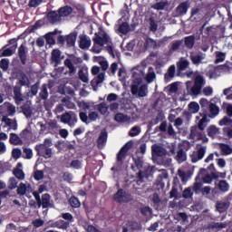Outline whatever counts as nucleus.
Segmentation results:
<instances>
[{
  "label": "nucleus",
  "mask_w": 232,
  "mask_h": 232,
  "mask_svg": "<svg viewBox=\"0 0 232 232\" xmlns=\"http://www.w3.org/2000/svg\"><path fill=\"white\" fill-rule=\"evenodd\" d=\"M14 95L16 104H21V102H23V93H21V86L15 85L14 87Z\"/></svg>",
  "instance_id": "23"
},
{
  "label": "nucleus",
  "mask_w": 232,
  "mask_h": 232,
  "mask_svg": "<svg viewBox=\"0 0 232 232\" xmlns=\"http://www.w3.org/2000/svg\"><path fill=\"white\" fill-rule=\"evenodd\" d=\"M178 70H179V72H184V70H186L188 68V66H189V61L188 60H180L178 63Z\"/></svg>",
  "instance_id": "43"
},
{
  "label": "nucleus",
  "mask_w": 232,
  "mask_h": 232,
  "mask_svg": "<svg viewBox=\"0 0 232 232\" xmlns=\"http://www.w3.org/2000/svg\"><path fill=\"white\" fill-rule=\"evenodd\" d=\"M69 204L72 208H81V201L75 196H72L69 198Z\"/></svg>",
  "instance_id": "45"
},
{
  "label": "nucleus",
  "mask_w": 232,
  "mask_h": 232,
  "mask_svg": "<svg viewBox=\"0 0 232 232\" xmlns=\"http://www.w3.org/2000/svg\"><path fill=\"white\" fill-rule=\"evenodd\" d=\"M37 157H43V159H52L53 157V150L50 147H45L44 145L37 144L34 147Z\"/></svg>",
  "instance_id": "5"
},
{
  "label": "nucleus",
  "mask_w": 232,
  "mask_h": 232,
  "mask_svg": "<svg viewBox=\"0 0 232 232\" xmlns=\"http://www.w3.org/2000/svg\"><path fill=\"white\" fill-rule=\"evenodd\" d=\"M177 71L175 65H170L168 69V72L165 73L164 79L165 81H169V79H173L175 77V72Z\"/></svg>",
  "instance_id": "31"
},
{
  "label": "nucleus",
  "mask_w": 232,
  "mask_h": 232,
  "mask_svg": "<svg viewBox=\"0 0 232 232\" xmlns=\"http://www.w3.org/2000/svg\"><path fill=\"white\" fill-rule=\"evenodd\" d=\"M204 155H206V147H200L197 151H193L189 155V158L191 162L196 164V162L204 159Z\"/></svg>",
  "instance_id": "9"
},
{
  "label": "nucleus",
  "mask_w": 232,
  "mask_h": 232,
  "mask_svg": "<svg viewBox=\"0 0 232 232\" xmlns=\"http://www.w3.org/2000/svg\"><path fill=\"white\" fill-rule=\"evenodd\" d=\"M79 117L82 122H84L85 124H90L89 116L88 114H86V112H80Z\"/></svg>",
  "instance_id": "64"
},
{
  "label": "nucleus",
  "mask_w": 232,
  "mask_h": 232,
  "mask_svg": "<svg viewBox=\"0 0 232 232\" xmlns=\"http://www.w3.org/2000/svg\"><path fill=\"white\" fill-rule=\"evenodd\" d=\"M144 77V72L135 67L132 69V79H142Z\"/></svg>",
  "instance_id": "41"
},
{
  "label": "nucleus",
  "mask_w": 232,
  "mask_h": 232,
  "mask_svg": "<svg viewBox=\"0 0 232 232\" xmlns=\"http://www.w3.org/2000/svg\"><path fill=\"white\" fill-rule=\"evenodd\" d=\"M118 32L123 35H127V34L130 32V24L123 22L121 24H120Z\"/></svg>",
  "instance_id": "36"
},
{
  "label": "nucleus",
  "mask_w": 232,
  "mask_h": 232,
  "mask_svg": "<svg viewBox=\"0 0 232 232\" xmlns=\"http://www.w3.org/2000/svg\"><path fill=\"white\" fill-rule=\"evenodd\" d=\"M73 12V8L70 5H64L63 7H61L58 9V14H60V17H68V15H71V14Z\"/></svg>",
  "instance_id": "21"
},
{
  "label": "nucleus",
  "mask_w": 232,
  "mask_h": 232,
  "mask_svg": "<svg viewBox=\"0 0 232 232\" xmlns=\"http://www.w3.org/2000/svg\"><path fill=\"white\" fill-rule=\"evenodd\" d=\"M4 122H5L6 126L12 127V124H14L13 126V130H17V122L16 121H12V119L10 118H4Z\"/></svg>",
  "instance_id": "62"
},
{
  "label": "nucleus",
  "mask_w": 232,
  "mask_h": 232,
  "mask_svg": "<svg viewBox=\"0 0 232 232\" xmlns=\"http://www.w3.org/2000/svg\"><path fill=\"white\" fill-rule=\"evenodd\" d=\"M175 220H178L179 222H180V220H182V223H186L188 222V214H186V212H179L178 214H176L174 216Z\"/></svg>",
  "instance_id": "42"
},
{
  "label": "nucleus",
  "mask_w": 232,
  "mask_h": 232,
  "mask_svg": "<svg viewBox=\"0 0 232 232\" xmlns=\"http://www.w3.org/2000/svg\"><path fill=\"white\" fill-rule=\"evenodd\" d=\"M62 218H63V220H66L65 222H69L70 227V224L73 222V215H72L70 212H66L62 214Z\"/></svg>",
  "instance_id": "55"
},
{
  "label": "nucleus",
  "mask_w": 232,
  "mask_h": 232,
  "mask_svg": "<svg viewBox=\"0 0 232 232\" xmlns=\"http://www.w3.org/2000/svg\"><path fill=\"white\" fill-rule=\"evenodd\" d=\"M189 59L192 64L198 66V64H202V61H204V55H202V53H190Z\"/></svg>",
  "instance_id": "18"
},
{
  "label": "nucleus",
  "mask_w": 232,
  "mask_h": 232,
  "mask_svg": "<svg viewBox=\"0 0 232 232\" xmlns=\"http://www.w3.org/2000/svg\"><path fill=\"white\" fill-rule=\"evenodd\" d=\"M51 227H57V229L66 230L70 227V222H66L63 219L57 220L56 222L51 225Z\"/></svg>",
  "instance_id": "20"
},
{
  "label": "nucleus",
  "mask_w": 232,
  "mask_h": 232,
  "mask_svg": "<svg viewBox=\"0 0 232 232\" xmlns=\"http://www.w3.org/2000/svg\"><path fill=\"white\" fill-rule=\"evenodd\" d=\"M17 184H19V181L15 178H10L8 181V188L10 189H15L17 188Z\"/></svg>",
  "instance_id": "57"
},
{
  "label": "nucleus",
  "mask_w": 232,
  "mask_h": 232,
  "mask_svg": "<svg viewBox=\"0 0 232 232\" xmlns=\"http://www.w3.org/2000/svg\"><path fill=\"white\" fill-rule=\"evenodd\" d=\"M50 200H52V196H50V194L45 193L42 195L41 206L43 209H46L48 208H53V204H52Z\"/></svg>",
  "instance_id": "14"
},
{
  "label": "nucleus",
  "mask_w": 232,
  "mask_h": 232,
  "mask_svg": "<svg viewBox=\"0 0 232 232\" xmlns=\"http://www.w3.org/2000/svg\"><path fill=\"white\" fill-rule=\"evenodd\" d=\"M218 179V176L217 175V173L215 172H211L210 174L208 175H206L204 178H203V182L205 184H211V182H213V180Z\"/></svg>",
  "instance_id": "37"
},
{
  "label": "nucleus",
  "mask_w": 232,
  "mask_h": 232,
  "mask_svg": "<svg viewBox=\"0 0 232 232\" xmlns=\"http://www.w3.org/2000/svg\"><path fill=\"white\" fill-rule=\"evenodd\" d=\"M130 120H131V118L130 116H128L127 114H124L122 112H118L114 116V121L116 122H128Z\"/></svg>",
  "instance_id": "27"
},
{
  "label": "nucleus",
  "mask_w": 232,
  "mask_h": 232,
  "mask_svg": "<svg viewBox=\"0 0 232 232\" xmlns=\"http://www.w3.org/2000/svg\"><path fill=\"white\" fill-rule=\"evenodd\" d=\"M98 111H100L102 115H106V113H108V105L106 102H102L98 105Z\"/></svg>",
  "instance_id": "51"
},
{
  "label": "nucleus",
  "mask_w": 232,
  "mask_h": 232,
  "mask_svg": "<svg viewBox=\"0 0 232 232\" xmlns=\"http://www.w3.org/2000/svg\"><path fill=\"white\" fill-rule=\"evenodd\" d=\"M218 188L222 193H227V191H229V183L222 179L218 183Z\"/></svg>",
  "instance_id": "40"
},
{
  "label": "nucleus",
  "mask_w": 232,
  "mask_h": 232,
  "mask_svg": "<svg viewBox=\"0 0 232 232\" xmlns=\"http://www.w3.org/2000/svg\"><path fill=\"white\" fill-rule=\"evenodd\" d=\"M68 48H72V46H75V41H77V33H72L68 34L65 38Z\"/></svg>",
  "instance_id": "25"
},
{
  "label": "nucleus",
  "mask_w": 232,
  "mask_h": 232,
  "mask_svg": "<svg viewBox=\"0 0 232 232\" xmlns=\"http://www.w3.org/2000/svg\"><path fill=\"white\" fill-rule=\"evenodd\" d=\"M188 10H189V5L188 2H182L176 7V14L179 16L186 15Z\"/></svg>",
  "instance_id": "12"
},
{
  "label": "nucleus",
  "mask_w": 232,
  "mask_h": 232,
  "mask_svg": "<svg viewBox=\"0 0 232 232\" xmlns=\"http://www.w3.org/2000/svg\"><path fill=\"white\" fill-rule=\"evenodd\" d=\"M15 50H17V44L4 51H0V57H12L15 53Z\"/></svg>",
  "instance_id": "22"
},
{
  "label": "nucleus",
  "mask_w": 232,
  "mask_h": 232,
  "mask_svg": "<svg viewBox=\"0 0 232 232\" xmlns=\"http://www.w3.org/2000/svg\"><path fill=\"white\" fill-rule=\"evenodd\" d=\"M226 61V53L222 52H218L216 55L215 64H218L219 63H224Z\"/></svg>",
  "instance_id": "52"
},
{
  "label": "nucleus",
  "mask_w": 232,
  "mask_h": 232,
  "mask_svg": "<svg viewBox=\"0 0 232 232\" xmlns=\"http://www.w3.org/2000/svg\"><path fill=\"white\" fill-rule=\"evenodd\" d=\"M192 190L195 195H200V191L202 190V182H195L192 186Z\"/></svg>",
  "instance_id": "49"
},
{
  "label": "nucleus",
  "mask_w": 232,
  "mask_h": 232,
  "mask_svg": "<svg viewBox=\"0 0 232 232\" xmlns=\"http://www.w3.org/2000/svg\"><path fill=\"white\" fill-rule=\"evenodd\" d=\"M188 108L192 111V113H198V111L200 110V105H198L197 102H191L188 104Z\"/></svg>",
  "instance_id": "50"
},
{
  "label": "nucleus",
  "mask_w": 232,
  "mask_h": 232,
  "mask_svg": "<svg viewBox=\"0 0 232 232\" xmlns=\"http://www.w3.org/2000/svg\"><path fill=\"white\" fill-rule=\"evenodd\" d=\"M92 46V40L88 39L86 35L81 37L79 47L82 50H86Z\"/></svg>",
  "instance_id": "24"
},
{
  "label": "nucleus",
  "mask_w": 232,
  "mask_h": 232,
  "mask_svg": "<svg viewBox=\"0 0 232 232\" xmlns=\"http://www.w3.org/2000/svg\"><path fill=\"white\" fill-rule=\"evenodd\" d=\"M207 75L209 77V79H218V77H220L218 68H217V66L212 67L208 71Z\"/></svg>",
  "instance_id": "33"
},
{
  "label": "nucleus",
  "mask_w": 232,
  "mask_h": 232,
  "mask_svg": "<svg viewBox=\"0 0 232 232\" xmlns=\"http://www.w3.org/2000/svg\"><path fill=\"white\" fill-rule=\"evenodd\" d=\"M132 148H133V141H128L121 148V150L116 155V161L118 164H121H121H124V160H126V157H128V152Z\"/></svg>",
  "instance_id": "2"
},
{
  "label": "nucleus",
  "mask_w": 232,
  "mask_h": 232,
  "mask_svg": "<svg viewBox=\"0 0 232 232\" xmlns=\"http://www.w3.org/2000/svg\"><path fill=\"white\" fill-rule=\"evenodd\" d=\"M19 84L20 86H28L30 84V80L24 72H21L19 74Z\"/></svg>",
  "instance_id": "32"
},
{
  "label": "nucleus",
  "mask_w": 232,
  "mask_h": 232,
  "mask_svg": "<svg viewBox=\"0 0 232 232\" xmlns=\"http://www.w3.org/2000/svg\"><path fill=\"white\" fill-rule=\"evenodd\" d=\"M28 188L26 187V184L24 183H20L18 188H17V195H20L21 197L26 195Z\"/></svg>",
  "instance_id": "46"
},
{
  "label": "nucleus",
  "mask_w": 232,
  "mask_h": 232,
  "mask_svg": "<svg viewBox=\"0 0 232 232\" xmlns=\"http://www.w3.org/2000/svg\"><path fill=\"white\" fill-rule=\"evenodd\" d=\"M61 50L53 49L51 53V62L54 63V66H59L61 64Z\"/></svg>",
  "instance_id": "13"
},
{
  "label": "nucleus",
  "mask_w": 232,
  "mask_h": 232,
  "mask_svg": "<svg viewBox=\"0 0 232 232\" xmlns=\"http://www.w3.org/2000/svg\"><path fill=\"white\" fill-rule=\"evenodd\" d=\"M190 16L194 17V21H198V19H202L204 15L202 14V9L198 7H193L190 12Z\"/></svg>",
  "instance_id": "26"
},
{
  "label": "nucleus",
  "mask_w": 232,
  "mask_h": 232,
  "mask_svg": "<svg viewBox=\"0 0 232 232\" xmlns=\"http://www.w3.org/2000/svg\"><path fill=\"white\" fill-rule=\"evenodd\" d=\"M208 108L211 115H213L214 117H217V115H218V113L220 112V108H218V106H217V104L213 102L209 104Z\"/></svg>",
  "instance_id": "44"
},
{
  "label": "nucleus",
  "mask_w": 232,
  "mask_h": 232,
  "mask_svg": "<svg viewBox=\"0 0 232 232\" xmlns=\"http://www.w3.org/2000/svg\"><path fill=\"white\" fill-rule=\"evenodd\" d=\"M151 153L152 156L164 157V155H166V150L159 145H152Z\"/></svg>",
  "instance_id": "19"
},
{
  "label": "nucleus",
  "mask_w": 232,
  "mask_h": 232,
  "mask_svg": "<svg viewBox=\"0 0 232 232\" xmlns=\"http://www.w3.org/2000/svg\"><path fill=\"white\" fill-rule=\"evenodd\" d=\"M191 197H193V188L191 187H188L184 189L183 198H191Z\"/></svg>",
  "instance_id": "58"
},
{
  "label": "nucleus",
  "mask_w": 232,
  "mask_h": 232,
  "mask_svg": "<svg viewBox=\"0 0 232 232\" xmlns=\"http://www.w3.org/2000/svg\"><path fill=\"white\" fill-rule=\"evenodd\" d=\"M113 200L114 202H117V204H128L129 202L133 201V196L123 188H119L113 195Z\"/></svg>",
  "instance_id": "1"
},
{
  "label": "nucleus",
  "mask_w": 232,
  "mask_h": 232,
  "mask_svg": "<svg viewBox=\"0 0 232 232\" xmlns=\"http://www.w3.org/2000/svg\"><path fill=\"white\" fill-rule=\"evenodd\" d=\"M140 211L143 217H150L151 215V208L150 207H142Z\"/></svg>",
  "instance_id": "61"
},
{
  "label": "nucleus",
  "mask_w": 232,
  "mask_h": 232,
  "mask_svg": "<svg viewBox=\"0 0 232 232\" xmlns=\"http://www.w3.org/2000/svg\"><path fill=\"white\" fill-rule=\"evenodd\" d=\"M231 206V202L229 200L227 201H217L215 208H216V211H218V213H226V211H227L229 209V207Z\"/></svg>",
  "instance_id": "10"
},
{
  "label": "nucleus",
  "mask_w": 232,
  "mask_h": 232,
  "mask_svg": "<svg viewBox=\"0 0 232 232\" xmlns=\"http://www.w3.org/2000/svg\"><path fill=\"white\" fill-rule=\"evenodd\" d=\"M21 109L24 115H25L27 119H30V117H32V107H30V105H23Z\"/></svg>",
  "instance_id": "47"
},
{
  "label": "nucleus",
  "mask_w": 232,
  "mask_h": 232,
  "mask_svg": "<svg viewBox=\"0 0 232 232\" xmlns=\"http://www.w3.org/2000/svg\"><path fill=\"white\" fill-rule=\"evenodd\" d=\"M205 84L206 80H204V76L198 74L195 77L194 85L190 89V95H200Z\"/></svg>",
  "instance_id": "3"
},
{
  "label": "nucleus",
  "mask_w": 232,
  "mask_h": 232,
  "mask_svg": "<svg viewBox=\"0 0 232 232\" xmlns=\"http://www.w3.org/2000/svg\"><path fill=\"white\" fill-rule=\"evenodd\" d=\"M78 77H79L80 81H82V82H88V81H89L88 75H86L84 73V71L82 69H81L78 72Z\"/></svg>",
  "instance_id": "60"
},
{
  "label": "nucleus",
  "mask_w": 232,
  "mask_h": 232,
  "mask_svg": "<svg viewBox=\"0 0 232 232\" xmlns=\"http://www.w3.org/2000/svg\"><path fill=\"white\" fill-rule=\"evenodd\" d=\"M130 92L132 95H137L138 97H147L148 96V85L142 84L139 88V84H132L130 86Z\"/></svg>",
  "instance_id": "7"
},
{
  "label": "nucleus",
  "mask_w": 232,
  "mask_h": 232,
  "mask_svg": "<svg viewBox=\"0 0 232 232\" xmlns=\"http://www.w3.org/2000/svg\"><path fill=\"white\" fill-rule=\"evenodd\" d=\"M39 97L42 99V101H46V99H48V87L45 83L41 87Z\"/></svg>",
  "instance_id": "39"
},
{
  "label": "nucleus",
  "mask_w": 232,
  "mask_h": 232,
  "mask_svg": "<svg viewBox=\"0 0 232 232\" xmlns=\"http://www.w3.org/2000/svg\"><path fill=\"white\" fill-rule=\"evenodd\" d=\"M9 142L14 146H19V144H22L23 140H21V138H19L17 134L13 132L10 134Z\"/></svg>",
  "instance_id": "34"
},
{
  "label": "nucleus",
  "mask_w": 232,
  "mask_h": 232,
  "mask_svg": "<svg viewBox=\"0 0 232 232\" xmlns=\"http://www.w3.org/2000/svg\"><path fill=\"white\" fill-rule=\"evenodd\" d=\"M150 177V169H145L144 170H141L140 169H139L138 173H137V179H139V180H140V182H142V180H144V179Z\"/></svg>",
  "instance_id": "38"
},
{
  "label": "nucleus",
  "mask_w": 232,
  "mask_h": 232,
  "mask_svg": "<svg viewBox=\"0 0 232 232\" xmlns=\"http://www.w3.org/2000/svg\"><path fill=\"white\" fill-rule=\"evenodd\" d=\"M13 175L18 179V180H24V172L20 169H14Z\"/></svg>",
  "instance_id": "48"
},
{
  "label": "nucleus",
  "mask_w": 232,
  "mask_h": 232,
  "mask_svg": "<svg viewBox=\"0 0 232 232\" xmlns=\"http://www.w3.org/2000/svg\"><path fill=\"white\" fill-rule=\"evenodd\" d=\"M61 122L63 124H68L70 128H73L77 124V114L73 111L64 112L61 116Z\"/></svg>",
  "instance_id": "6"
},
{
  "label": "nucleus",
  "mask_w": 232,
  "mask_h": 232,
  "mask_svg": "<svg viewBox=\"0 0 232 232\" xmlns=\"http://www.w3.org/2000/svg\"><path fill=\"white\" fill-rule=\"evenodd\" d=\"M133 164L131 165V170L137 171V169H142V167L144 166V158L140 156H136L132 158Z\"/></svg>",
  "instance_id": "11"
},
{
  "label": "nucleus",
  "mask_w": 232,
  "mask_h": 232,
  "mask_svg": "<svg viewBox=\"0 0 232 232\" xmlns=\"http://www.w3.org/2000/svg\"><path fill=\"white\" fill-rule=\"evenodd\" d=\"M63 64L64 67L60 68V72L63 73V75H70V77H73V75L77 73V68L71 59L66 58L63 62Z\"/></svg>",
  "instance_id": "4"
},
{
  "label": "nucleus",
  "mask_w": 232,
  "mask_h": 232,
  "mask_svg": "<svg viewBox=\"0 0 232 232\" xmlns=\"http://www.w3.org/2000/svg\"><path fill=\"white\" fill-rule=\"evenodd\" d=\"M184 44L188 50H192L193 46H195V35L186 36L184 38Z\"/></svg>",
  "instance_id": "28"
},
{
  "label": "nucleus",
  "mask_w": 232,
  "mask_h": 232,
  "mask_svg": "<svg viewBox=\"0 0 232 232\" xmlns=\"http://www.w3.org/2000/svg\"><path fill=\"white\" fill-rule=\"evenodd\" d=\"M176 160L178 162L182 163L186 162L188 160V155L186 154V151H184V149H179L177 152Z\"/></svg>",
  "instance_id": "30"
},
{
  "label": "nucleus",
  "mask_w": 232,
  "mask_h": 232,
  "mask_svg": "<svg viewBox=\"0 0 232 232\" xmlns=\"http://www.w3.org/2000/svg\"><path fill=\"white\" fill-rule=\"evenodd\" d=\"M219 149L221 150V155L227 156V155H231L232 153V148L228 144L220 143Z\"/></svg>",
  "instance_id": "29"
},
{
  "label": "nucleus",
  "mask_w": 232,
  "mask_h": 232,
  "mask_svg": "<svg viewBox=\"0 0 232 232\" xmlns=\"http://www.w3.org/2000/svg\"><path fill=\"white\" fill-rule=\"evenodd\" d=\"M17 55L21 63L24 66V64H26V61H28V47H26V44H22L18 47Z\"/></svg>",
  "instance_id": "8"
},
{
  "label": "nucleus",
  "mask_w": 232,
  "mask_h": 232,
  "mask_svg": "<svg viewBox=\"0 0 232 232\" xmlns=\"http://www.w3.org/2000/svg\"><path fill=\"white\" fill-rule=\"evenodd\" d=\"M71 168H73L74 169H81V168H82V163L79 160H73L71 162Z\"/></svg>",
  "instance_id": "63"
},
{
  "label": "nucleus",
  "mask_w": 232,
  "mask_h": 232,
  "mask_svg": "<svg viewBox=\"0 0 232 232\" xmlns=\"http://www.w3.org/2000/svg\"><path fill=\"white\" fill-rule=\"evenodd\" d=\"M95 37L92 38L94 44H99V46H104V42L102 41V36L95 33Z\"/></svg>",
  "instance_id": "54"
},
{
  "label": "nucleus",
  "mask_w": 232,
  "mask_h": 232,
  "mask_svg": "<svg viewBox=\"0 0 232 232\" xmlns=\"http://www.w3.org/2000/svg\"><path fill=\"white\" fill-rule=\"evenodd\" d=\"M47 19L51 24H55L61 21V14L58 11H51L47 14Z\"/></svg>",
  "instance_id": "15"
},
{
  "label": "nucleus",
  "mask_w": 232,
  "mask_h": 232,
  "mask_svg": "<svg viewBox=\"0 0 232 232\" xmlns=\"http://www.w3.org/2000/svg\"><path fill=\"white\" fill-rule=\"evenodd\" d=\"M207 133H208V137H215V135H217V133H218V129L216 126L211 125L208 127Z\"/></svg>",
  "instance_id": "53"
},
{
  "label": "nucleus",
  "mask_w": 232,
  "mask_h": 232,
  "mask_svg": "<svg viewBox=\"0 0 232 232\" xmlns=\"http://www.w3.org/2000/svg\"><path fill=\"white\" fill-rule=\"evenodd\" d=\"M106 142H108V132L104 130L100 133V136L98 137V140H97L99 150H102V148L106 146Z\"/></svg>",
  "instance_id": "16"
},
{
  "label": "nucleus",
  "mask_w": 232,
  "mask_h": 232,
  "mask_svg": "<svg viewBox=\"0 0 232 232\" xmlns=\"http://www.w3.org/2000/svg\"><path fill=\"white\" fill-rule=\"evenodd\" d=\"M182 46V40H177L171 44V52H177Z\"/></svg>",
  "instance_id": "59"
},
{
  "label": "nucleus",
  "mask_w": 232,
  "mask_h": 232,
  "mask_svg": "<svg viewBox=\"0 0 232 232\" xmlns=\"http://www.w3.org/2000/svg\"><path fill=\"white\" fill-rule=\"evenodd\" d=\"M227 226V222H211L208 224V229H212L214 231H222V229H226Z\"/></svg>",
  "instance_id": "17"
},
{
  "label": "nucleus",
  "mask_w": 232,
  "mask_h": 232,
  "mask_svg": "<svg viewBox=\"0 0 232 232\" xmlns=\"http://www.w3.org/2000/svg\"><path fill=\"white\" fill-rule=\"evenodd\" d=\"M140 128L137 126L132 127L129 131L130 137H137V135H140Z\"/></svg>",
  "instance_id": "56"
},
{
  "label": "nucleus",
  "mask_w": 232,
  "mask_h": 232,
  "mask_svg": "<svg viewBox=\"0 0 232 232\" xmlns=\"http://www.w3.org/2000/svg\"><path fill=\"white\" fill-rule=\"evenodd\" d=\"M106 73L104 72H100L98 74V76L93 79L92 82H91V84L93 86V84H95V86H99V84L104 82V77H105Z\"/></svg>",
  "instance_id": "35"
}]
</instances>
